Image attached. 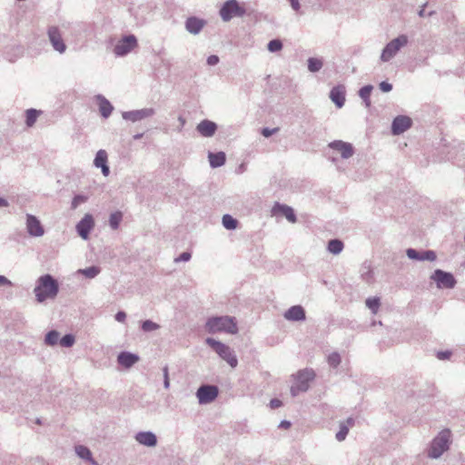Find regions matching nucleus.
I'll return each instance as SVG.
<instances>
[{"label":"nucleus","instance_id":"obj_1","mask_svg":"<svg viewBox=\"0 0 465 465\" xmlns=\"http://www.w3.org/2000/svg\"><path fill=\"white\" fill-rule=\"evenodd\" d=\"M59 285L55 279L50 274L41 276L37 280L34 292L38 302H43L47 299H54L58 293Z\"/></svg>","mask_w":465,"mask_h":465},{"label":"nucleus","instance_id":"obj_2","mask_svg":"<svg viewBox=\"0 0 465 465\" xmlns=\"http://www.w3.org/2000/svg\"><path fill=\"white\" fill-rule=\"evenodd\" d=\"M206 330L212 333L224 331L235 334L238 331L234 318L229 316L210 318L206 322Z\"/></svg>","mask_w":465,"mask_h":465},{"label":"nucleus","instance_id":"obj_3","mask_svg":"<svg viewBox=\"0 0 465 465\" xmlns=\"http://www.w3.org/2000/svg\"><path fill=\"white\" fill-rule=\"evenodd\" d=\"M450 440V430H441L439 435L432 440L430 449L429 450V456L430 458H439L444 451L449 449Z\"/></svg>","mask_w":465,"mask_h":465},{"label":"nucleus","instance_id":"obj_4","mask_svg":"<svg viewBox=\"0 0 465 465\" xmlns=\"http://www.w3.org/2000/svg\"><path fill=\"white\" fill-rule=\"evenodd\" d=\"M206 342L231 367H235L238 361L230 347L212 338L206 339Z\"/></svg>","mask_w":465,"mask_h":465},{"label":"nucleus","instance_id":"obj_5","mask_svg":"<svg viewBox=\"0 0 465 465\" xmlns=\"http://www.w3.org/2000/svg\"><path fill=\"white\" fill-rule=\"evenodd\" d=\"M245 9L236 0L226 1L220 10V15L225 22L230 21L234 16H242Z\"/></svg>","mask_w":465,"mask_h":465},{"label":"nucleus","instance_id":"obj_6","mask_svg":"<svg viewBox=\"0 0 465 465\" xmlns=\"http://www.w3.org/2000/svg\"><path fill=\"white\" fill-rule=\"evenodd\" d=\"M313 378L314 372L312 370L306 369L299 371L295 377V383L291 388L292 394L295 396L301 391H307L309 381L313 380Z\"/></svg>","mask_w":465,"mask_h":465},{"label":"nucleus","instance_id":"obj_7","mask_svg":"<svg viewBox=\"0 0 465 465\" xmlns=\"http://www.w3.org/2000/svg\"><path fill=\"white\" fill-rule=\"evenodd\" d=\"M407 43L408 38L404 35H401L397 38L391 40L383 49L382 54L381 55V59L383 62L391 60L397 54L400 48L406 45Z\"/></svg>","mask_w":465,"mask_h":465},{"label":"nucleus","instance_id":"obj_8","mask_svg":"<svg viewBox=\"0 0 465 465\" xmlns=\"http://www.w3.org/2000/svg\"><path fill=\"white\" fill-rule=\"evenodd\" d=\"M137 46V40L134 35H128L121 39L114 46V52L118 56L127 54Z\"/></svg>","mask_w":465,"mask_h":465},{"label":"nucleus","instance_id":"obj_9","mask_svg":"<svg viewBox=\"0 0 465 465\" xmlns=\"http://www.w3.org/2000/svg\"><path fill=\"white\" fill-rule=\"evenodd\" d=\"M49 40L53 47L59 53H64L66 45L63 40L62 34L57 26H50L47 30Z\"/></svg>","mask_w":465,"mask_h":465},{"label":"nucleus","instance_id":"obj_10","mask_svg":"<svg viewBox=\"0 0 465 465\" xmlns=\"http://www.w3.org/2000/svg\"><path fill=\"white\" fill-rule=\"evenodd\" d=\"M432 279L437 282L440 288L451 289L456 284V280L451 273L440 270H437L434 272Z\"/></svg>","mask_w":465,"mask_h":465},{"label":"nucleus","instance_id":"obj_11","mask_svg":"<svg viewBox=\"0 0 465 465\" xmlns=\"http://www.w3.org/2000/svg\"><path fill=\"white\" fill-rule=\"evenodd\" d=\"M218 395V389L212 385H203L197 391V397L200 403H209L215 400Z\"/></svg>","mask_w":465,"mask_h":465},{"label":"nucleus","instance_id":"obj_12","mask_svg":"<svg viewBox=\"0 0 465 465\" xmlns=\"http://www.w3.org/2000/svg\"><path fill=\"white\" fill-rule=\"evenodd\" d=\"M94 226L93 216L89 213L85 214L84 217L77 223L76 230L78 234L84 240L88 238L91 230Z\"/></svg>","mask_w":465,"mask_h":465},{"label":"nucleus","instance_id":"obj_13","mask_svg":"<svg viewBox=\"0 0 465 465\" xmlns=\"http://www.w3.org/2000/svg\"><path fill=\"white\" fill-rule=\"evenodd\" d=\"M329 147L341 153L342 158H350L353 154V147L351 143L338 140L329 143Z\"/></svg>","mask_w":465,"mask_h":465},{"label":"nucleus","instance_id":"obj_14","mask_svg":"<svg viewBox=\"0 0 465 465\" xmlns=\"http://www.w3.org/2000/svg\"><path fill=\"white\" fill-rule=\"evenodd\" d=\"M26 227L29 234L32 236H42L45 232L40 221L32 214H27Z\"/></svg>","mask_w":465,"mask_h":465},{"label":"nucleus","instance_id":"obj_15","mask_svg":"<svg viewBox=\"0 0 465 465\" xmlns=\"http://www.w3.org/2000/svg\"><path fill=\"white\" fill-rule=\"evenodd\" d=\"M411 126V119L405 115L394 119L391 126L393 134H401Z\"/></svg>","mask_w":465,"mask_h":465},{"label":"nucleus","instance_id":"obj_16","mask_svg":"<svg viewBox=\"0 0 465 465\" xmlns=\"http://www.w3.org/2000/svg\"><path fill=\"white\" fill-rule=\"evenodd\" d=\"M272 213L274 214H282L286 217V219L291 223L296 222V216L294 214V211L292 207L281 204L279 203H276L272 207Z\"/></svg>","mask_w":465,"mask_h":465},{"label":"nucleus","instance_id":"obj_17","mask_svg":"<svg viewBox=\"0 0 465 465\" xmlns=\"http://www.w3.org/2000/svg\"><path fill=\"white\" fill-rule=\"evenodd\" d=\"M330 98L337 105V107H339V108L342 107L345 103V88H344V86L338 85V86L333 87L330 93Z\"/></svg>","mask_w":465,"mask_h":465},{"label":"nucleus","instance_id":"obj_18","mask_svg":"<svg viewBox=\"0 0 465 465\" xmlns=\"http://www.w3.org/2000/svg\"><path fill=\"white\" fill-rule=\"evenodd\" d=\"M407 255L410 259H412V260L434 261L436 259V254L433 251H426V252H419L414 249H408Z\"/></svg>","mask_w":465,"mask_h":465},{"label":"nucleus","instance_id":"obj_19","mask_svg":"<svg viewBox=\"0 0 465 465\" xmlns=\"http://www.w3.org/2000/svg\"><path fill=\"white\" fill-rule=\"evenodd\" d=\"M217 129L215 123L203 120L197 125V131L205 137L213 136Z\"/></svg>","mask_w":465,"mask_h":465},{"label":"nucleus","instance_id":"obj_20","mask_svg":"<svg viewBox=\"0 0 465 465\" xmlns=\"http://www.w3.org/2000/svg\"><path fill=\"white\" fill-rule=\"evenodd\" d=\"M284 317L289 321H302L305 319V312L302 306L295 305L284 313Z\"/></svg>","mask_w":465,"mask_h":465},{"label":"nucleus","instance_id":"obj_21","mask_svg":"<svg viewBox=\"0 0 465 465\" xmlns=\"http://www.w3.org/2000/svg\"><path fill=\"white\" fill-rule=\"evenodd\" d=\"M107 153L104 150H99L94 159V165L102 168V173L104 176L109 175V167L107 166Z\"/></svg>","mask_w":465,"mask_h":465},{"label":"nucleus","instance_id":"obj_22","mask_svg":"<svg viewBox=\"0 0 465 465\" xmlns=\"http://www.w3.org/2000/svg\"><path fill=\"white\" fill-rule=\"evenodd\" d=\"M136 440L143 445L153 447L156 445L157 440L152 432H139L135 436Z\"/></svg>","mask_w":465,"mask_h":465},{"label":"nucleus","instance_id":"obj_23","mask_svg":"<svg viewBox=\"0 0 465 465\" xmlns=\"http://www.w3.org/2000/svg\"><path fill=\"white\" fill-rule=\"evenodd\" d=\"M99 111L103 117L107 118L113 112L114 107L110 102L102 95L96 96Z\"/></svg>","mask_w":465,"mask_h":465},{"label":"nucleus","instance_id":"obj_24","mask_svg":"<svg viewBox=\"0 0 465 465\" xmlns=\"http://www.w3.org/2000/svg\"><path fill=\"white\" fill-rule=\"evenodd\" d=\"M139 360V357L130 352H122L118 356V362L124 368H130Z\"/></svg>","mask_w":465,"mask_h":465},{"label":"nucleus","instance_id":"obj_25","mask_svg":"<svg viewBox=\"0 0 465 465\" xmlns=\"http://www.w3.org/2000/svg\"><path fill=\"white\" fill-rule=\"evenodd\" d=\"M203 27V21L195 17H191L186 21V29L193 34H197Z\"/></svg>","mask_w":465,"mask_h":465},{"label":"nucleus","instance_id":"obj_26","mask_svg":"<svg viewBox=\"0 0 465 465\" xmlns=\"http://www.w3.org/2000/svg\"><path fill=\"white\" fill-rule=\"evenodd\" d=\"M151 114H152L151 110L127 112V113L124 114V118L134 122V121L142 120L143 118L149 116Z\"/></svg>","mask_w":465,"mask_h":465},{"label":"nucleus","instance_id":"obj_27","mask_svg":"<svg viewBox=\"0 0 465 465\" xmlns=\"http://www.w3.org/2000/svg\"><path fill=\"white\" fill-rule=\"evenodd\" d=\"M209 161L213 167L222 166L225 163V153L223 152L217 153H209Z\"/></svg>","mask_w":465,"mask_h":465},{"label":"nucleus","instance_id":"obj_28","mask_svg":"<svg viewBox=\"0 0 465 465\" xmlns=\"http://www.w3.org/2000/svg\"><path fill=\"white\" fill-rule=\"evenodd\" d=\"M353 424H354V421H353V420L351 418H349L346 420V423H341V427H340V430L336 434V439L339 441L343 440L346 438L347 434H348L349 427H351Z\"/></svg>","mask_w":465,"mask_h":465},{"label":"nucleus","instance_id":"obj_29","mask_svg":"<svg viewBox=\"0 0 465 465\" xmlns=\"http://www.w3.org/2000/svg\"><path fill=\"white\" fill-rule=\"evenodd\" d=\"M42 114L41 111L35 109H28L25 112V124L28 127H32L36 122L38 116Z\"/></svg>","mask_w":465,"mask_h":465},{"label":"nucleus","instance_id":"obj_30","mask_svg":"<svg viewBox=\"0 0 465 465\" xmlns=\"http://www.w3.org/2000/svg\"><path fill=\"white\" fill-rule=\"evenodd\" d=\"M343 249V243L340 240H331L328 243V250L333 254L340 253Z\"/></svg>","mask_w":465,"mask_h":465},{"label":"nucleus","instance_id":"obj_31","mask_svg":"<svg viewBox=\"0 0 465 465\" xmlns=\"http://www.w3.org/2000/svg\"><path fill=\"white\" fill-rule=\"evenodd\" d=\"M223 224L228 230H233L237 227L238 222L232 216L225 214L223 217Z\"/></svg>","mask_w":465,"mask_h":465},{"label":"nucleus","instance_id":"obj_32","mask_svg":"<svg viewBox=\"0 0 465 465\" xmlns=\"http://www.w3.org/2000/svg\"><path fill=\"white\" fill-rule=\"evenodd\" d=\"M123 214L121 212H115L110 215L109 223L112 229L116 230L122 221Z\"/></svg>","mask_w":465,"mask_h":465},{"label":"nucleus","instance_id":"obj_33","mask_svg":"<svg viewBox=\"0 0 465 465\" xmlns=\"http://www.w3.org/2000/svg\"><path fill=\"white\" fill-rule=\"evenodd\" d=\"M367 307L371 310L372 313L376 314L380 307V299L373 297L366 300Z\"/></svg>","mask_w":465,"mask_h":465},{"label":"nucleus","instance_id":"obj_34","mask_svg":"<svg viewBox=\"0 0 465 465\" xmlns=\"http://www.w3.org/2000/svg\"><path fill=\"white\" fill-rule=\"evenodd\" d=\"M322 66V62L317 58H310L308 60V68L311 72H317Z\"/></svg>","mask_w":465,"mask_h":465},{"label":"nucleus","instance_id":"obj_35","mask_svg":"<svg viewBox=\"0 0 465 465\" xmlns=\"http://www.w3.org/2000/svg\"><path fill=\"white\" fill-rule=\"evenodd\" d=\"M372 87L366 85L360 90V96L366 102L367 105H370V96Z\"/></svg>","mask_w":465,"mask_h":465},{"label":"nucleus","instance_id":"obj_36","mask_svg":"<svg viewBox=\"0 0 465 465\" xmlns=\"http://www.w3.org/2000/svg\"><path fill=\"white\" fill-rule=\"evenodd\" d=\"M75 451L78 454V456L83 458V459H87V460L91 459V452L84 446H82V445L76 446L75 447Z\"/></svg>","mask_w":465,"mask_h":465},{"label":"nucleus","instance_id":"obj_37","mask_svg":"<svg viewBox=\"0 0 465 465\" xmlns=\"http://www.w3.org/2000/svg\"><path fill=\"white\" fill-rule=\"evenodd\" d=\"M79 272L88 278H94L100 272V270L95 266H92L84 270H80Z\"/></svg>","mask_w":465,"mask_h":465},{"label":"nucleus","instance_id":"obj_38","mask_svg":"<svg viewBox=\"0 0 465 465\" xmlns=\"http://www.w3.org/2000/svg\"><path fill=\"white\" fill-rule=\"evenodd\" d=\"M59 338V334L55 331H49L45 336V342L49 345L56 344Z\"/></svg>","mask_w":465,"mask_h":465},{"label":"nucleus","instance_id":"obj_39","mask_svg":"<svg viewBox=\"0 0 465 465\" xmlns=\"http://www.w3.org/2000/svg\"><path fill=\"white\" fill-rule=\"evenodd\" d=\"M282 48V44L280 40L274 39L269 42L268 49L271 52H277Z\"/></svg>","mask_w":465,"mask_h":465},{"label":"nucleus","instance_id":"obj_40","mask_svg":"<svg viewBox=\"0 0 465 465\" xmlns=\"http://www.w3.org/2000/svg\"><path fill=\"white\" fill-rule=\"evenodd\" d=\"M74 343V337L71 334H66L60 340V344L63 347H71Z\"/></svg>","mask_w":465,"mask_h":465},{"label":"nucleus","instance_id":"obj_41","mask_svg":"<svg viewBox=\"0 0 465 465\" xmlns=\"http://www.w3.org/2000/svg\"><path fill=\"white\" fill-rule=\"evenodd\" d=\"M328 362L332 367H337L341 362V357L339 353L333 352L328 357Z\"/></svg>","mask_w":465,"mask_h":465},{"label":"nucleus","instance_id":"obj_42","mask_svg":"<svg viewBox=\"0 0 465 465\" xmlns=\"http://www.w3.org/2000/svg\"><path fill=\"white\" fill-rule=\"evenodd\" d=\"M142 328L144 331H154L158 328V325L152 321H145L143 322Z\"/></svg>","mask_w":465,"mask_h":465},{"label":"nucleus","instance_id":"obj_43","mask_svg":"<svg viewBox=\"0 0 465 465\" xmlns=\"http://www.w3.org/2000/svg\"><path fill=\"white\" fill-rule=\"evenodd\" d=\"M86 200V196L76 195L72 201V208L75 209L80 203H84Z\"/></svg>","mask_w":465,"mask_h":465},{"label":"nucleus","instance_id":"obj_44","mask_svg":"<svg viewBox=\"0 0 465 465\" xmlns=\"http://www.w3.org/2000/svg\"><path fill=\"white\" fill-rule=\"evenodd\" d=\"M450 355H451V352H450V351H439V352L437 353V357H438V359H440V360H448V359H450Z\"/></svg>","mask_w":465,"mask_h":465},{"label":"nucleus","instance_id":"obj_45","mask_svg":"<svg viewBox=\"0 0 465 465\" xmlns=\"http://www.w3.org/2000/svg\"><path fill=\"white\" fill-rule=\"evenodd\" d=\"M219 62V57L217 55H210L208 58H207V64L209 65H215L216 64H218Z\"/></svg>","mask_w":465,"mask_h":465},{"label":"nucleus","instance_id":"obj_46","mask_svg":"<svg viewBox=\"0 0 465 465\" xmlns=\"http://www.w3.org/2000/svg\"><path fill=\"white\" fill-rule=\"evenodd\" d=\"M191 258V254L189 252H183L178 258L175 259L176 262H187Z\"/></svg>","mask_w":465,"mask_h":465},{"label":"nucleus","instance_id":"obj_47","mask_svg":"<svg viewBox=\"0 0 465 465\" xmlns=\"http://www.w3.org/2000/svg\"><path fill=\"white\" fill-rule=\"evenodd\" d=\"M279 129L278 128H274V129H269V128H264L262 129V134L263 136L265 137H269L271 136L272 134L276 133Z\"/></svg>","mask_w":465,"mask_h":465},{"label":"nucleus","instance_id":"obj_48","mask_svg":"<svg viewBox=\"0 0 465 465\" xmlns=\"http://www.w3.org/2000/svg\"><path fill=\"white\" fill-rule=\"evenodd\" d=\"M380 88L383 92H390L392 88L391 84L387 82H381L380 84Z\"/></svg>","mask_w":465,"mask_h":465},{"label":"nucleus","instance_id":"obj_49","mask_svg":"<svg viewBox=\"0 0 465 465\" xmlns=\"http://www.w3.org/2000/svg\"><path fill=\"white\" fill-rule=\"evenodd\" d=\"M292 7L293 10L296 12L300 10L301 5L299 3V0H288Z\"/></svg>","mask_w":465,"mask_h":465},{"label":"nucleus","instance_id":"obj_50","mask_svg":"<svg viewBox=\"0 0 465 465\" xmlns=\"http://www.w3.org/2000/svg\"><path fill=\"white\" fill-rule=\"evenodd\" d=\"M125 318H126V314L124 312H119L115 315L116 321H118L120 322H124L125 321Z\"/></svg>","mask_w":465,"mask_h":465},{"label":"nucleus","instance_id":"obj_51","mask_svg":"<svg viewBox=\"0 0 465 465\" xmlns=\"http://www.w3.org/2000/svg\"><path fill=\"white\" fill-rule=\"evenodd\" d=\"M270 406L272 409L279 408L280 406H282V401L278 399H273L271 401Z\"/></svg>","mask_w":465,"mask_h":465},{"label":"nucleus","instance_id":"obj_52","mask_svg":"<svg viewBox=\"0 0 465 465\" xmlns=\"http://www.w3.org/2000/svg\"><path fill=\"white\" fill-rule=\"evenodd\" d=\"M11 282L5 276L0 275V285H11Z\"/></svg>","mask_w":465,"mask_h":465},{"label":"nucleus","instance_id":"obj_53","mask_svg":"<svg viewBox=\"0 0 465 465\" xmlns=\"http://www.w3.org/2000/svg\"><path fill=\"white\" fill-rule=\"evenodd\" d=\"M164 371V386L165 388L169 387V378H168V369L165 367L163 369Z\"/></svg>","mask_w":465,"mask_h":465},{"label":"nucleus","instance_id":"obj_54","mask_svg":"<svg viewBox=\"0 0 465 465\" xmlns=\"http://www.w3.org/2000/svg\"><path fill=\"white\" fill-rule=\"evenodd\" d=\"M8 202L5 198L0 197V207H7Z\"/></svg>","mask_w":465,"mask_h":465},{"label":"nucleus","instance_id":"obj_55","mask_svg":"<svg viewBox=\"0 0 465 465\" xmlns=\"http://www.w3.org/2000/svg\"><path fill=\"white\" fill-rule=\"evenodd\" d=\"M290 426H291V423L289 421H282L280 424V427L284 428V429H288V428H290Z\"/></svg>","mask_w":465,"mask_h":465},{"label":"nucleus","instance_id":"obj_56","mask_svg":"<svg viewBox=\"0 0 465 465\" xmlns=\"http://www.w3.org/2000/svg\"><path fill=\"white\" fill-rule=\"evenodd\" d=\"M143 134H136L134 136V139H138V138H141Z\"/></svg>","mask_w":465,"mask_h":465},{"label":"nucleus","instance_id":"obj_57","mask_svg":"<svg viewBox=\"0 0 465 465\" xmlns=\"http://www.w3.org/2000/svg\"><path fill=\"white\" fill-rule=\"evenodd\" d=\"M423 14H424V10L422 9V10L420 11V15L423 16Z\"/></svg>","mask_w":465,"mask_h":465}]
</instances>
